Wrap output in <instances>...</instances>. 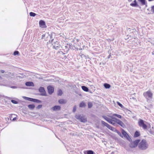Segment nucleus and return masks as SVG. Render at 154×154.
<instances>
[{
  "instance_id": "nucleus-46",
  "label": "nucleus",
  "mask_w": 154,
  "mask_h": 154,
  "mask_svg": "<svg viewBox=\"0 0 154 154\" xmlns=\"http://www.w3.org/2000/svg\"><path fill=\"white\" fill-rule=\"evenodd\" d=\"M10 87L14 89L16 88H17V87L15 86H11Z\"/></svg>"
},
{
  "instance_id": "nucleus-55",
  "label": "nucleus",
  "mask_w": 154,
  "mask_h": 154,
  "mask_svg": "<svg viewBox=\"0 0 154 154\" xmlns=\"http://www.w3.org/2000/svg\"><path fill=\"white\" fill-rule=\"evenodd\" d=\"M152 129H153V128H154L153 127H152Z\"/></svg>"
},
{
  "instance_id": "nucleus-4",
  "label": "nucleus",
  "mask_w": 154,
  "mask_h": 154,
  "mask_svg": "<svg viewBox=\"0 0 154 154\" xmlns=\"http://www.w3.org/2000/svg\"><path fill=\"white\" fill-rule=\"evenodd\" d=\"M138 123L139 126L140 127H142L144 130H145L147 129V122L141 119H139Z\"/></svg>"
},
{
  "instance_id": "nucleus-40",
  "label": "nucleus",
  "mask_w": 154,
  "mask_h": 154,
  "mask_svg": "<svg viewBox=\"0 0 154 154\" xmlns=\"http://www.w3.org/2000/svg\"><path fill=\"white\" fill-rule=\"evenodd\" d=\"M69 48L71 49H74V46L72 45V44H69Z\"/></svg>"
},
{
  "instance_id": "nucleus-3",
  "label": "nucleus",
  "mask_w": 154,
  "mask_h": 154,
  "mask_svg": "<svg viewBox=\"0 0 154 154\" xmlns=\"http://www.w3.org/2000/svg\"><path fill=\"white\" fill-rule=\"evenodd\" d=\"M148 145L147 143L146 140L143 139L141 142L138 145V147L139 149L145 150L148 147Z\"/></svg>"
},
{
  "instance_id": "nucleus-27",
  "label": "nucleus",
  "mask_w": 154,
  "mask_h": 154,
  "mask_svg": "<svg viewBox=\"0 0 154 154\" xmlns=\"http://www.w3.org/2000/svg\"><path fill=\"white\" fill-rule=\"evenodd\" d=\"M86 106L85 103L83 102L80 103L79 106L80 107H85Z\"/></svg>"
},
{
  "instance_id": "nucleus-36",
  "label": "nucleus",
  "mask_w": 154,
  "mask_h": 154,
  "mask_svg": "<svg viewBox=\"0 0 154 154\" xmlns=\"http://www.w3.org/2000/svg\"><path fill=\"white\" fill-rule=\"evenodd\" d=\"M11 102L13 103L14 104H17L18 103V102L16 100H11Z\"/></svg>"
},
{
  "instance_id": "nucleus-35",
  "label": "nucleus",
  "mask_w": 154,
  "mask_h": 154,
  "mask_svg": "<svg viewBox=\"0 0 154 154\" xmlns=\"http://www.w3.org/2000/svg\"><path fill=\"white\" fill-rule=\"evenodd\" d=\"M65 54V53H64L62 51H59L57 52V55H58L59 54H60V55H63Z\"/></svg>"
},
{
  "instance_id": "nucleus-28",
  "label": "nucleus",
  "mask_w": 154,
  "mask_h": 154,
  "mask_svg": "<svg viewBox=\"0 0 154 154\" xmlns=\"http://www.w3.org/2000/svg\"><path fill=\"white\" fill-rule=\"evenodd\" d=\"M101 123L102 125H104V126H106L107 128L109 125V124L103 121H101Z\"/></svg>"
},
{
  "instance_id": "nucleus-45",
  "label": "nucleus",
  "mask_w": 154,
  "mask_h": 154,
  "mask_svg": "<svg viewBox=\"0 0 154 154\" xmlns=\"http://www.w3.org/2000/svg\"><path fill=\"white\" fill-rule=\"evenodd\" d=\"M79 55L80 56H81L82 57V58L83 57H85V55L84 54H81V53H80L79 54Z\"/></svg>"
},
{
  "instance_id": "nucleus-29",
  "label": "nucleus",
  "mask_w": 154,
  "mask_h": 154,
  "mask_svg": "<svg viewBox=\"0 0 154 154\" xmlns=\"http://www.w3.org/2000/svg\"><path fill=\"white\" fill-rule=\"evenodd\" d=\"M112 116H114L116 117L117 118H118L119 119H121L122 118V116L121 115L118 114H116V113L113 114V115Z\"/></svg>"
},
{
  "instance_id": "nucleus-2",
  "label": "nucleus",
  "mask_w": 154,
  "mask_h": 154,
  "mask_svg": "<svg viewBox=\"0 0 154 154\" xmlns=\"http://www.w3.org/2000/svg\"><path fill=\"white\" fill-rule=\"evenodd\" d=\"M115 132L117 133L118 135L121 137L123 138L124 137L129 141H131V139L129 136V135L126 132L124 129H122V135L120 132L118 130H116Z\"/></svg>"
},
{
  "instance_id": "nucleus-12",
  "label": "nucleus",
  "mask_w": 154,
  "mask_h": 154,
  "mask_svg": "<svg viewBox=\"0 0 154 154\" xmlns=\"http://www.w3.org/2000/svg\"><path fill=\"white\" fill-rule=\"evenodd\" d=\"M48 94L51 95L54 92V88L51 85H49L47 87Z\"/></svg>"
},
{
  "instance_id": "nucleus-56",
  "label": "nucleus",
  "mask_w": 154,
  "mask_h": 154,
  "mask_svg": "<svg viewBox=\"0 0 154 154\" xmlns=\"http://www.w3.org/2000/svg\"><path fill=\"white\" fill-rule=\"evenodd\" d=\"M145 108H146V106H145Z\"/></svg>"
},
{
  "instance_id": "nucleus-25",
  "label": "nucleus",
  "mask_w": 154,
  "mask_h": 154,
  "mask_svg": "<svg viewBox=\"0 0 154 154\" xmlns=\"http://www.w3.org/2000/svg\"><path fill=\"white\" fill-rule=\"evenodd\" d=\"M103 86L106 89H109L111 87L110 85L107 83H104L103 85Z\"/></svg>"
},
{
  "instance_id": "nucleus-32",
  "label": "nucleus",
  "mask_w": 154,
  "mask_h": 154,
  "mask_svg": "<svg viewBox=\"0 0 154 154\" xmlns=\"http://www.w3.org/2000/svg\"><path fill=\"white\" fill-rule=\"evenodd\" d=\"M63 94L62 91L60 89L58 91L57 95L58 96H61Z\"/></svg>"
},
{
  "instance_id": "nucleus-41",
  "label": "nucleus",
  "mask_w": 154,
  "mask_h": 154,
  "mask_svg": "<svg viewBox=\"0 0 154 154\" xmlns=\"http://www.w3.org/2000/svg\"><path fill=\"white\" fill-rule=\"evenodd\" d=\"M108 53L109 54V56L108 57V58L109 59V58H110L111 57V51H108Z\"/></svg>"
},
{
  "instance_id": "nucleus-54",
  "label": "nucleus",
  "mask_w": 154,
  "mask_h": 154,
  "mask_svg": "<svg viewBox=\"0 0 154 154\" xmlns=\"http://www.w3.org/2000/svg\"><path fill=\"white\" fill-rule=\"evenodd\" d=\"M128 38H129L128 37V38H126V39H128Z\"/></svg>"
},
{
  "instance_id": "nucleus-37",
  "label": "nucleus",
  "mask_w": 154,
  "mask_h": 154,
  "mask_svg": "<svg viewBox=\"0 0 154 154\" xmlns=\"http://www.w3.org/2000/svg\"><path fill=\"white\" fill-rule=\"evenodd\" d=\"M151 126L150 124L147 122V129L149 130L151 129Z\"/></svg>"
},
{
  "instance_id": "nucleus-10",
  "label": "nucleus",
  "mask_w": 154,
  "mask_h": 154,
  "mask_svg": "<svg viewBox=\"0 0 154 154\" xmlns=\"http://www.w3.org/2000/svg\"><path fill=\"white\" fill-rule=\"evenodd\" d=\"M75 118L76 119L79 120L81 122L85 123L87 122V118L81 116L80 115H76Z\"/></svg>"
},
{
  "instance_id": "nucleus-5",
  "label": "nucleus",
  "mask_w": 154,
  "mask_h": 154,
  "mask_svg": "<svg viewBox=\"0 0 154 154\" xmlns=\"http://www.w3.org/2000/svg\"><path fill=\"white\" fill-rule=\"evenodd\" d=\"M143 95L146 98L147 101H148L149 100V98L150 99L152 98L153 94L150 91H148L144 92L143 94Z\"/></svg>"
},
{
  "instance_id": "nucleus-52",
  "label": "nucleus",
  "mask_w": 154,
  "mask_h": 154,
  "mask_svg": "<svg viewBox=\"0 0 154 154\" xmlns=\"http://www.w3.org/2000/svg\"><path fill=\"white\" fill-rule=\"evenodd\" d=\"M64 58L65 59H66V56H64Z\"/></svg>"
},
{
  "instance_id": "nucleus-57",
  "label": "nucleus",
  "mask_w": 154,
  "mask_h": 154,
  "mask_svg": "<svg viewBox=\"0 0 154 154\" xmlns=\"http://www.w3.org/2000/svg\"><path fill=\"white\" fill-rule=\"evenodd\" d=\"M94 154H96L95 153H94Z\"/></svg>"
},
{
  "instance_id": "nucleus-33",
  "label": "nucleus",
  "mask_w": 154,
  "mask_h": 154,
  "mask_svg": "<svg viewBox=\"0 0 154 154\" xmlns=\"http://www.w3.org/2000/svg\"><path fill=\"white\" fill-rule=\"evenodd\" d=\"M30 16L31 17H34L36 15V14L33 12H30L29 13Z\"/></svg>"
},
{
  "instance_id": "nucleus-8",
  "label": "nucleus",
  "mask_w": 154,
  "mask_h": 154,
  "mask_svg": "<svg viewBox=\"0 0 154 154\" xmlns=\"http://www.w3.org/2000/svg\"><path fill=\"white\" fill-rule=\"evenodd\" d=\"M110 117L113 119H114L115 120V122H116L117 124L119 125L122 127L124 128L125 127V125L124 124V123L121 121L119 119H117L116 117H114L112 116H110Z\"/></svg>"
},
{
  "instance_id": "nucleus-44",
  "label": "nucleus",
  "mask_w": 154,
  "mask_h": 154,
  "mask_svg": "<svg viewBox=\"0 0 154 154\" xmlns=\"http://www.w3.org/2000/svg\"><path fill=\"white\" fill-rule=\"evenodd\" d=\"M151 11L153 13H154V5L152 6L151 7Z\"/></svg>"
},
{
  "instance_id": "nucleus-39",
  "label": "nucleus",
  "mask_w": 154,
  "mask_h": 154,
  "mask_svg": "<svg viewBox=\"0 0 154 154\" xmlns=\"http://www.w3.org/2000/svg\"><path fill=\"white\" fill-rule=\"evenodd\" d=\"M19 54V52L18 51H15L14 52V55H18Z\"/></svg>"
},
{
  "instance_id": "nucleus-38",
  "label": "nucleus",
  "mask_w": 154,
  "mask_h": 154,
  "mask_svg": "<svg viewBox=\"0 0 154 154\" xmlns=\"http://www.w3.org/2000/svg\"><path fill=\"white\" fill-rule=\"evenodd\" d=\"M88 106L89 108H91L92 106V103L91 102H88Z\"/></svg>"
},
{
  "instance_id": "nucleus-21",
  "label": "nucleus",
  "mask_w": 154,
  "mask_h": 154,
  "mask_svg": "<svg viewBox=\"0 0 154 154\" xmlns=\"http://www.w3.org/2000/svg\"><path fill=\"white\" fill-rule=\"evenodd\" d=\"M58 102L60 104H63L66 103V100L63 99H60L58 100Z\"/></svg>"
},
{
  "instance_id": "nucleus-22",
  "label": "nucleus",
  "mask_w": 154,
  "mask_h": 154,
  "mask_svg": "<svg viewBox=\"0 0 154 154\" xmlns=\"http://www.w3.org/2000/svg\"><path fill=\"white\" fill-rule=\"evenodd\" d=\"M140 134L139 131H136L134 133V137H138L140 136Z\"/></svg>"
},
{
  "instance_id": "nucleus-23",
  "label": "nucleus",
  "mask_w": 154,
  "mask_h": 154,
  "mask_svg": "<svg viewBox=\"0 0 154 154\" xmlns=\"http://www.w3.org/2000/svg\"><path fill=\"white\" fill-rule=\"evenodd\" d=\"M28 107L30 110L33 109L35 107V106L34 104H29L28 105Z\"/></svg>"
},
{
  "instance_id": "nucleus-43",
  "label": "nucleus",
  "mask_w": 154,
  "mask_h": 154,
  "mask_svg": "<svg viewBox=\"0 0 154 154\" xmlns=\"http://www.w3.org/2000/svg\"><path fill=\"white\" fill-rule=\"evenodd\" d=\"M42 106V105H39L38 106L36 107L37 109H39L41 108Z\"/></svg>"
},
{
  "instance_id": "nucleus-31",
  "label": "nucleus",
  "mask_w": 154,
  "mask_h": 154,
  "mask_svg": "<svg viewBox=\"0 0 154 154\" xmlns=\"http://www.w3.org/2000/svg\"><path fill=\"white\" fill-rule=\"evenodd\" d=\"M148 130L150 134L154 135V129L152 130L151 129H150Z\"/></svg>"
},
{
  "instance_id": "nucleus-11",
  "label": "nucleus",
  "mask_w": 154,
  "mask_h": 154,
  "mask_svg": "<svg viewBox=\"0 0 154 154\" xmlns=\"http://www.w3.org/2000/svg\"><path fill=\"white\" fill-rule=\"evenodd\" d=\"M103 117L109 123L113 125H115L116 123L115 122V120L114 119H112L108 118L106 116H103Z\"/></svg>"
},
{
  "instance_id": "nucleus-50",
  "label": "nucleus",
  "mask_w": 154,
  "mask_h": 154,
  "mask_svg": "<svg viewBox=\"0 0 154 154\" xmlns=\"http://www.w3.org/2000/svg\"><path fill=\"white\" fill-rule=\"evenodd\" d=\"M152 54L154 55V51L152 52Z\"/></svg>"
},
{
  "instance_id": "nucleus-18",
  "label": "nucleus",
  "mask_w": 154,
  "mask_h": 154,
  "mask_svg": "<svg viewBox=\"0 0 154 154\" xmlns=\"http://www.w3.org/2000/svg\"><path fill=\"white\" fill-rule=\"evenodd\" d=\"M141 4V5H145L146 6H147V3L146 0H137Z\"/></svg>"
},
{
  "instance_id": "nucleus-24",
  "label": "nucleus",
  "mask_w": 154,
  "mask_h": 154,
  "mask_svg": "<svg viewBox=\"0 0 154 154\" xmlns=\"http://www.w3.org/2000/svg\"><path fill=\"white\" fill-rule=\"evenodd\" d=\"M82 89L84 91L86 92H88L89 91V90L88 88L85 86H82Z\"/></svg>"
},
{
  "instance_id": "nucleus-13",
  "label": "nucleus",
  "mask_w": 154,
  "mask_h": 154,
  "mask_svg": "<svg viewBox=\"0 0 154 154\" xmlns=\"http://www.w3.org/2000/svg\"><path fill=\"white\" fill-rule=\"evenodd\" d=\"M39 26L42 28H46L47 27L45 22L43 20H40L39 21Z\"/></svg>"
},
{
  "instance_id": "nucleus-48",
  "label": "nucleus",
  "mask_w": 154,
  "mask_h": 154,
  "mask_svg": "<svg viewBox=\"0 0 154 154\" xmlns=\"http://www.w3.org/2000/svg\"><path fill=\"white\" fill-rule=\"evenodd\" d=\"M16 119V117H15V118H14L13 119V121H14V120H15Z\"/></svg>"
},
{
  "instance_id": "nucleus-49",
  "label": "nucleus",
  "mask_w": 154,
  "mask_h": 154,
  "mask_svg": "<svg viewBox=\"0 0 154 154\" xmlns=\"http://www.w3.org/2000/svg\"><path fill=\"white\" fill-rule=\"evenodd\" d=\"M128 1L129 2H131L132 1V0H128Z\"/></svg>"
},
{
  "instance_id": "nucleus-42",
  "label": "nucleus",
  "mask_w": 154,
  "mask_h": 154,
  "mask_svg": "<svg viewBox=\"0 0 154 154\" xmlns=\"http://www.w3.org/2000/svg\"><path fill=\"white\" fill-rule=\"evenodd\" d=\"M76 105H75L74 106V107H73L72 112H75L76 110Z\"/></svg>"
},
{
  "instance_id": "nucleus-26",
  "label": "nucleus",
  "mask_w": 154,
  "mask_h": 154,
  "mask_svg": "<svg viewBox=\"0 0 154 154\" xmlns=\"http://www.w3.org/2000/svg\"><path fill=\"white\" fill-rule=\"evenodd\" d=\"M108 128L109 129H110V130L112 131L115 132L116 131V129L115 128L112 127V126H111L110 125H109L108 127Z\"/></svg>"
},
{
  "instance_id": "nucleus-1",
  "label": "nucleus",
  "mask_w": 154,
  "mask_h": 154,
  "mask_svg": "<svg viewBox=\"0 0 154 154\" xmlns=\"http://www.w3.org/2000/svg\"><path fill=\"white\" fill-rule=\"evenodd\" d=\"M42 39H45V41H48L49 42L51 43H52L54 40V38L53 37L52 33L49 34L48 32L43 34L42 35Z\"/></svg>"
},
{
  "instance_id": "nucleus-15",
  "label": "nucleus",
  "mask_w": 154,
  "mask_h": 154,
  "mask_svg": "<svg viewBox=\"0 0 154 154\" xmlns=\"http://www.w3.org/2000/svg\"><path fill=\"white\" fill-rule=\"evenodd\" d=\"M130 5L133 7H139L140 8H141L138 4L137 3L136 0H134L133 2L131 3L130 4Z\"/></svg>"
},
{
  "instance_id": "nucleus-14",
  "label": "nucleus",
  "mask_w": 154,
  "mask_h": 154,
  "mask_svg": "<svg viewBox=\"0 0 154 154\" xmlns=\"http://www.w3.org/2000/svg\"><path fill=\"white\" fill-rule=\"evenodd\" d=\"M58 42L56 41L55 42H54L53 43V48L54 49L56 50L58 49L61 47V46L58 45Z\"/></svg>"
},
{
  "instance_id": "nucleus-9",
  "label": "nucleus",
  "mask_w": 154,
  "mask_h": 154,
  "mask_svg": "<svg viewBox=\"0 0 154 154\" xmlns=\"http://www.w3.org/2000/svg\"><path fill=\"white\" fill-rule=\"evenodd\" d=\"M38 91L41 93L39 95L45 96H47L45 88L43 87H40L38 89Z\"/></svg>"
},
{
  "instance_id": "nucleus-53",
  "label": "nucleus",
  "mask_w": 154,
  "mask_h": 154,
  "mask_svg": "<svg viewBox=\"0 0 154 154\" xmlns=\"http://www.w3.org/2000/svg\"><path fill=\"white\" fill-rule=\"evenodd\" d=\"M82 48H80L79 50H82Z\"/></svg>"
},
{
  "instance_id": "nucleus-17",
  "label": "nucleus",
  "mask_w": 154,
  "mask_h": 154,
  "mask_svg": "<svg viewBox=\"0 0 154 154\" xmlns=\"http://www.w3.org/2000/svg\"><path fill=\"white\" fill-rule=\"evenodd\" d=\"M61 108L60 106L56 105L52 107V109L54 111L60 110L61 109Z\"/></svg>"
},
{
  "instance_id": "nucleus-34",
  "label": "nucleus",
  "mask_w": 154,
  "mask_h": 154,
  "mask_svg": "<svg viewBox=\"0 0 154 154\" xmlns=\"http://www.w3.org/2000/svg\"><path fill=\"white\" fill-rule=\"evenodd\" d=\"M117 103L118 105H119V106H120L121 108H124V107L123 106V105L121 103L117 101Z\"/></svg>"
},
{
  "instance_id": "nucleus-20",
  "label": "nucleus",
  "mask_w": 154,
  "mask_h": 154,
  "mask_svg": "<svg viewBox=\"0 0 154 154\" xmlns=\"http://www.w3.org/2000/svg\"><path fill=\"white\" fill-rule=\"evenodd\" d=\"M84 154H94V152L92 150H88L84 152Z\"/></svg>"
},
{
  "instance_id": "nucleus-6",
  "label": "nucleus",
  "mask_w": 154,
  "mask_h": 154,
  "mask_svg": "<svg viewBox=\"0 0 154 154\" xmlns=\"http://www.w3.org/2000/svg\"><path fill=\"white\" fill-rule=\"evenodd\" d=\"M23 98L26 100L34 103H42L41 100L25 96L23 97Z\"/></svg>"
},
{
  "instance_id": "nucleus-47",
  "label": "nucleus",
  "mask_w": 154,
  "mask_h": 154,
  "mask_svg": "<svg viewBox=\"0 0 154 154\" xmlns=\"http://www.w3.org/2000/svg\"><path fill=\"white\" fill-rule=\"evenodd\" d=\"M0 72L2 73H4L5 72V71L3 70H0Z\"/></svg>"
},
{
  "instance_id": "nucleus-51",
  "label": "nucleus",
  "mask_w": 154,
  "mask_h": 154,
  "mask_svg": "<svg viewBox=\"0 0 154 154\" xmlns=\"http://www.w3.org/2000/svg\"><path fill=\"white\" fill-rule=\"evenodd\" d=\"M132 98L134 100H135L136 99V98H135V97H132Z\"/></svg>"
},
{
  "instance_id": "nucleus-30",
  "label": "nucleus",
  "mask_w": 154,
  "mask_h": 154,
  "mask_svg": "<svg viewBox=\"0 0 154 154\" xmlns=\"http://www.w3.org/2000/svg\"><path fill=\"white\" fill-rule=\"evenodd\" d=\"M128 29L130 30L129 31H130V32L131 33H134L136 31V30L135 28L131 29L129 28Z\"/></svg>"
},
{
  "instance_id": "nucleus-7",
  "label": "nucleus",
  "mask_w": 154,
  "mask_h": 154,
  "mask_svg": "<svg viewBox=\"0 0 154 154\" xmlns=\"http://www.w3.org/2000/svg\"><path fill=\"white\" fill-rule=\"evenodd\" d=\"M140 141V140L137 139L133 142L132 140L131 141V143L129 144V147L131 148H135L137 146Z\"/></svg>"
},
{
  "instance_id": "nucleus-19",
  "label": "nucleus",
  "mask_w": 154,
  "mask_h": 154,
  "mask_svg": "<svg viewBox=\"0 0 154 154\" xmlns=\"http://www.w3.org/2000/svg\"><path fill=\"white\" fill-rule=\"evenodd\" d=\"M25 85L27 86H33L34 84L32 82H27L25 83Z\"/></svg>"
},
{
  "instance_id": "nucleus-16",
  "label": "nucleus",
  "mask_w": 154,
  "mask_h": 154,
  "mask_svg": "<svg viewBox=\"0 0 154 154\" xmlns=\"http://www.w3.org/2000/svg\"><path fill=\"white\" fill-rule=\"evenodd\" d=\"M61 47L63 48V49L64 50V52H66V53L69 50V48L68 44H67V45L62 46Z\"/></svg>"
}]
</instances>
